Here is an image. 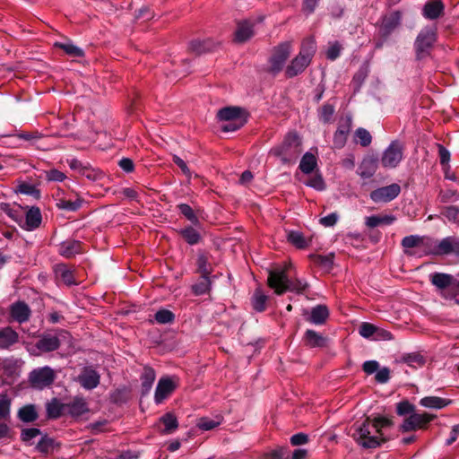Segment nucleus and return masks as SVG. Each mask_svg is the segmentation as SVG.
Here are the masks:
<instances>
[{"label":"nucleus","mask_w":459,"mask_h":459,"mask_svg":"<svg viewBox=\"0 0 459 459\" xmlns=\"http://www.w3.org/2000/svg\"><path fill=\"white\" fill-rule=\"evenodd\" d=\"M291 264H285L269 271L267 284L275 294L282 295L286 291H292L301 294L308 287V283L303 279L290 280L287 272Z\"/></svg>","instance_id":"1"},{"label":"nucleus","mask_w":459,"mask_h":459,"mask_svg":"<svg viewBox=\"0 0 459 459\" xmlns=\"http://www.w3.org/2000/svg\"><path fill=\"white\" fill-rule=\"evenodd\" d=\"M301 139L292 131L286 134L282 142L273 147L269 154L279 159L282 164H293L301 153Z\"/></svg>","instance_id":"2"},{"label":"nucleus","mask_w":459,"mask_h":459,"mask_svg":"<svg viewBox=\"0 0 459 459\" xmlns=\"http://www.w3.org/2000/svg\"><path fill=\"white\" fill-rule=\"evenodd\" d=\"M316 51V43L313 38L302 41L299 53L290 61L285 69L287 78H293L302 74L310 65Z\"/></svg>","instance_id":"3"},{"label":"nucleus","mask_w":459,"mask_h":459,"mask_svg":"<svg viewBox=\"0 0 459 459\" xmlns=\"http://www.w3.org/2000/svg\"><path fill=\"white\" fill-rule=\"evenodd\" d=\"M354 428L352 437L363 448L374 449L388 440L386 437H380L369 417L366 418L362 423L356 424Z\"/></svg>","instance_id":"4"},{"label":"nucleus","mask_w":459,"mask_h":459,"mask_svg":"<svg viewBox=\"0 0 459 459\" xmlns=\"http://www.w3.org/2000/svg\"><path fill=\"white\" fill-rule=\"evenodd\" d=\"M437 40V28L425 27L420 30L415 40V51L418 59H421L429 54V49Z\"/></svg>","instance_id":"5"},{"label":"nucleus","mask_w":459,"mask_h":459,"mask_svg":"<svg viewBox=\"0 0 459 459\" xmlns=\"http://www.w3.org/2000/svg\"><path fill=\"white\" fill-rule=\"evenodd\" d=\"M291 42L290 41H284L276 46L273 49L272 56L269 59L270 68L269 71L276 74L280 73L287 59L289 58L290 52H291Z\"/></svg>","instance_id":"6"},{"label":"nucleus","mask_w":459,"mask_h":459,"mask_svg":"<svg viewBox=\"0 0 459 459\" xmlns=\"http://www.w3.org/2000/svg\"><path fill=\"white\" fill-rule=\"evenodd\" d=\"M429 243L430 255H446L455 254L459 255V238L456 237H446L436 243L430 238H427V245Z\"/></svg>","instance_id":"7"},{"label":"nucleus","mask_w":459,"mask_h":459,"mask_svg":"<svg viewBox=\"0 0 459 459\" xmlns=\"http://www.w3.org/2000/svg\"><path fill=\"white\" fill-rule=\"evenodd\" d=\"M403 144L397 141H392L388 147L383 152L381 164L386 169L396 168L403 158Z\"/></svg>","instance_id":"8"},{"label":"nucleus","mask_w":459,"mask_h":459,"mask_svg":"<svg viewBox=\"0 0 459 459\" xmlns=\"http://www.w3.org/2000/svg\"><path fill=\"white\" fill-rule=\"evenodd\" d=\"M437 416L435 414L428 412H414L403 420L399 429L403 433L415 431L417 429H424Z\"/></svg>","instance_id":"9"},{"label":"nucleus","mask_w":459,"mask_h":459,"mask_svg":"<svg viewBox=\"0 0 459 459\" xmlns=\"http://www.w3.org/2000/svg\"><path fill=\"white\" fill-rule=\"evenodd\" d=\"M56 377L54 370L48 366L33 369L29 376V380L34 388L43 389L53 384Z\"/></svg>","instance_id":"10"},{"label":"nucleus","mask_w":459,"mask_h":459,"mask_svg":"<svg viewBox=\"0 0 459 459\" xmlns=\"http://www.w3.org/2000/svg\"><path fill=\"white\" fill-rule=\"evenodd\" d=\"M401 193V186L393 183L370 192L369 197L375 204H386L394 200Z\"/></svg>","instance_id":"11"},{"label":"nucleus","mask_w":459,"mask_h":459,"mask_svg":"<svg viewBox=\"0 0 459 459\" xmlns=\"http://www.w3.org/2000/svg\"><path fill=\"white\" fill-rule=\"evenodd\" d=\"M77 381L86 390L96 388L100 382V375L92 367H84L77 377Z\"/></svg>","instance_id":"12"},{"label":"nucleus","mask_w":459,"mask_h":459,"mask_svg":"<svg viewBox=\"0 0 459 459\" xmlns=\"http://www.w3.org/2000/svg\"><path fill=\"white\" fill-rule=\"evenodd\" d=\"M42 221L41 212L39 207L32 206L25 213V219L22 217L19 225L25 230L32 231L38 229Z\"/></svg>","instance_id":"13"},{"label":"nucleus","mask_w":459,"mask_h":459,"mask_svg":"<svg viewBox=\"0 0 459 459\" xmlns=\"http://www.w3.org/2000/svg\"><path fill=\"white\" fill-rule=\"evenodd\" d=\"M217 118L219 121L228 120H247V111L240 107L229 106L221 108L217 113Z\"/></svg>","instance_id":"14"},{"label":"nucleus","mask_w":459,"mask_h":459,"mask_svg":"<svg viewBox=\"0 0 459 459\" xmlns=\"http://www.w3.org/2000/svg\"><path fill=\"white\" fill-rule=\"evenodd\" d=\"M176 385L169 377H161L155 389L154 401L161 403L175 390Z\"/></svg>","instance_id":"15"},{"label":"nucleus","mask_w":459,"mask_h":459,"mask_svg":"<svg viewBox=\"0 0 459 459\" xmlns=\"http://www.w3.org/2000/svg\"><path fill=\"white\" fill-rule=\"evenodd\" d=\"M445 5L441 0L428 1L422 9V15L428 20H437L443 16Z\"/></svg>","instance_id":"16"},{"label":"nucleus","mask_w":459,"mask_h":459,"mask_svg":"<svg viewBox=\"0 0 459 459\" xmlns=\"http://www.w3.org/2000/svg\"><path fill=\"white\" fill-rule=\"evenodd\" d=\"M66 414L73 418H78L89 411L88 403L83 397L76 396L71 402L65 403Z\"/></svg>","instance_id":"17"},{"label":"nucleus","mask_w":459,"mask_h":459,"mask_svg":"<svg viewBox=\"0 0 459 459\" xmlns=\"http://www.w3.org/2000/svg\"><path fill=\"white\" fill-rule=\"evenodd\" d=\"M30 307L24 301H17L10 307L11 316L20 324L27 322L30 319Z\"/></svg>","instance_id":"18"},{"label":"nucleus","mask_w":459,"mask_h":459,"mask_svg":"<svg viewBox=\"0 0 459 459\" xmlns=\"http://www.w3.org/2000/svg\"><path fill=\"white\" fill-rule=\"evenodd\" d=\"M430 282L439 290H444L452 286H459L453 275L444 273L430 274Z\"/></svg>","instance_id":"19"},{"label":"nucleus","mask_w":459,"mask_h":459,"mask_svg":"<svg viewBox=\"0 0 459 459\" xmlns=\"http://www.w3.org/2000/svg\"><path fill=\"white\" fill-rule=\"evenodd\" d=\"M330 315L329 309L325 305H316L311 308L310 314L306 320L316 325H324Z\"/></svg>","instance_id":"20"},{"label":"nucleus","mask_w":459,"mask_h":459,"mask_svg":"<svg viewBox=\"0 0 459 459\" xmlns=\"http://www.w3.org/2000/svg\"><path fill=\"white\" fill-rule=\"evenodd\" d=\"M377 169V160L374 157H366L359 164L357 173L361 178L368 179L374 176Z\"/></svg>","instance_id":"21"},{"label":"nucleus","mask_w":459,"mask_h":459,"mask_svg":"<svg viewBox=\"0 0 459 459\" xmlns=\"http://www.w3.org/2000/svg\"><path fill=\"white\" fill-rule=\"evenodd\" d=\"M36 347L43 352L54 351L60 347V340L56 335L45 334L37 342Z\"/></svg>","instance_id":"22"},{"label":"nucleus","mask_w":459,"mask_h":459,"mask_svg":"<svg viewBox=\"0 0 459 459\" xmlns=\"http://www.w3.org/2000/svg\"><path fill=\"white\" fill-rule=\"evenodd\" d=\"M253 35V24L247 21H242L238 23L234 35V41L243 43L250 39Z\"/></svg>","instance_id":"23"},{"label":"nucleus","mask_w":459,"mask_h":459,"mask_svg":"<svg viewBox=\"0 0 459 459\" xmlns=\"http://www.w3.org/2000/svg\"><path fill=\"white\" fill-rule=\"evenodd\" d=\"M47 417L56 420L66 414L65 403H61L57 398H53L46 404Z\"/></svg>","instance_id":"24"},{"label":"nucleus","mask_w":459,"mask_h":459,"mask_svg":"<svg viewBox=\"0 0 459 459\" xmlns=\"http://www.w3.org/2000/svg\"><path fill=\"white\" fill-rule=\"evenodd\" d=\"M216 43L211 39H194L189 43V50L196 55L212 51L216 48Z\"/></svg>","instance_id":"25"},{"label":"nucleus","mask_w":459,"mask_h":459,"mask_svg":"<svg viewBox=\"0 0 459 459\" xmlns=\"http://www.w3.org/2000/svg\"><path fill=\"white\" fill-rule=\"evenodd\" d=\"M82 252V243L78 240L68 239L60 244L59 253L61 255L70 258Z\"/></svg>","instance_id":"26"},{"label":"nucleus","mask_w":459,"mask_h":459,"mask_svg":"<svg viewBox=\"0 0 459 459\" xmlns=\"http://www.w3.org/2000/svg\"><path fill=\"white\" fill-rule=\"evenodd\" d=\"M396 221L393 214L371 215L365 218V225L369 229H374L382 225H391Z\"/></svg>","instance_id":"27"},{"label":"nucleus","mask_w":459,"mask_h":459,"mask_svg":"<svg viewBox=\"0 0 459 459\" xmlns=\"http://www.w3.org/2000/svg\"><path fill=\"white\" fill-rule=\"evenodd\" d=\"M19 340L18 333L11 327H4L0 330V350L8 349Z\"/></svg>","instance_id":"28"},{"label":"nucleus","mask_w":459,"mask_h":459,"mask_svg":"<svg viewBox=\"0 0 459 459\" xmlns=\"http://www.w3.org/2000/svg\"><path fill=\"white\" fill-rule=\"evenodd\" d=\"M303 340L305 345L310 348L324 347L325 345V338L312 329H307L305 332Z\"/></svg>","instance_id":"29"},{"label":"nucleus","mask_w":459,"mask_h":459,"mask_svg":"<svg viewBox=\"0 0 459 459\" xmlns=\"http://www.w3.org/2000/svg\"><path fill=\"white\" fill-rule=\"evenodd\" d=\"M156 374L153 368L151 367H145L141 377L142 380V395L148 394L152 387L155 381Z\"/></svg>","instance_id":"30"},{"label":"nucleus","mask_w":459,"mask_h":459,"mask_svg":"<svg viewBox=\"0 0 459 459\" xmlns=\"http://www.w3.org/2000/svg\"><path fill=\"white\" fill-rule=\"evenodd\" d=\"M451 403V400H446L437 396H426L420 399V404L429 409H442Z\"/></svg>","instance_id":"31"},{"label":"nucleus","mask_w":459,"mask_h":459,"mask_svg":"<svg viewBox=\"0 0 459 459\" xmlns=\"http://www.w3.org/2000/svg\"><path fill=\"white\" fill-rule=\"evenodd\" d=\"M178 232L190 246L198 244L202 239L200 232L192 226L180 229Z\"/></svg>","instance_id":"32"},{"label":"nucleus","mask_w":459,"mask_h":459,"mask_svg":"<svg viewBox=\"0 0 459 459\" xmlns=\"http://www.w3.org/2000/svg\"><path fill=\"white\" fill-rule=\"evenodd\" d=\"M160 422L164 425L161 430L162 434H172L178 428V421L177 417L172 412H167L160 418Z\"/></svg>","instance_id":"33"},{"label":"nucleus","mask_w":459,"mask_h":459,"mask_svg":"<svg viewBox=\"0 0 459 459\" xmlns=\"http://www.w3.org/2000/svg\"><path fill=\"white\" fill-rule=\"evenodd\" d=\"M39 415L33 404H27L18 411V418L25 423H30L38 419Z\"/></svg>","instance_id":"34"},{"label":"nucleus","mask_w":459,"mask_h":459,"mask_svg":"<svg viewBox=\"0 0 459 459\" xmlns=\"http://www.w3.org/2000/svg\"><path fill=\"white\" fill-rule=\"evenodd\" d=\"M316 165L317 162L316 156L310 152H306L301 158L299 163V169L304 174H310L311 172H313Z\"/></svg>","instance_id":"35"},{"label":"nucleus","mask_w":459,"mask_h":459,"mask_svg":"<svg viewBox=\"0 0 459 459\" xmlns=\"http://www.w3.org/2000/svg\"><path fill=\"white\" fill-rule=\"evenodd\" d=\"M288 241L294 247L299 249L306 248L310 240L306 239L304 235L300 231L291 230L287 235Z\"/></svg>","instance_id":"36"},{"label":"nucleus","mask_w":459,"mask_h":459,"mask_svg":"<svg viewBox=\"0 0 459 459\" xmlns=\"http://www.w3.org/2000/svg\"><path fill=\"white\" fill-rule=\"evenodd\" d=\"M221 416H216L214 419H211L209 417H202L198 420L196 426L201 430L208 431L217 428L221 424Z\"/></svg>","instance_id":"37"},{"label":"nucleus","mask_w":459,"mask_h":459,"mask_svg":"<svg viewBox=\"0 0 459 459\" xmlns=\"http://www.w3.org/2000/svg\"><path fill=\"white\" fill-rule=\"evenodd\" d=\"M268 298L263 293L261 289H256L252 296V306L256 312H263L266 308Z\"/></svg>","instance_id":"38"},{"label":"nucleus","mask_w":459,"mask_h":459,"mask_svg":"<svg viewBox=\"0 0 459 459\" xmlns=\"http://www.w3.org/2000/svg\"><path fill=\"white\" fill-rule=\"evenodd\" d=\"M57 277L67 286L77 284L74 272L65 265H60L56 270Z\"/></svg>","instance_id":"39"},{"label":"nucleus","mask_w":459,"mask_h":459,"mask_svg":"<svg viewBox=\"0 0 459 459\" xmlns=\"http://www.w3.org/2000/svg\"><path fill=\"white\" fill-rule=\"evenodd\" d=\"M427 238L418 235L406 236L402 239V246L404 248L420 247L421 246L429 247V244L427 245Z\"/></svg>","instance_id":"40"},{"label":"nucleus","mask_w":459,"mask_h":459,"mask_svg":"<svg viewBox=\"0 0 459 459\" xmlns=\"http://www.w3.org/2000/svg\"><path fill=\"white\" fill-rule=\"evenodd\" d=\"M211 281L208 275H201L196 283L192 285V291L196 296L207 293L211 289Z\"/></svg>","instance_id":"41"},{"label":"nucleus","mask_w":459,"mask_h":459,"mask_svg":"<svg viewBox=\"0 0 459 459\" xmlns=\"http://www.w3.org/2000/svg\"><path fill=\"white\" fill-rule=\"evenodd\" d=\"M401 360L415 368L422 367L426 363V359L419 352L404 354Z\"/></svg>","instance_id":"42"},{"label":"nucleus","mask_w":459,"mask_h":459,"mask_svg":"<svg viewBox=\"0 0 459 459\" xmlns=\"http://www.w3.org/2000/svg\"><path fill=\"white\" fill-rule=\"evenodd\" d=\"M12 399L6 393L0 394V420H9L11 415Z\"/></svg>","instance_id":"43"},{"label":"nucleus","mask_w":459,"mask_h":459,"mask_svg":"<svg viewBox=\"0 0 459 459\" xmlns=\"http://www.w3.org/2000/svg\"><path fill=\"white\" fill-rule=\"evenodd\" d=\"M82 200L76 199L75 201L65 200L64 198L56 199V206L58 209L65 210L69 212H75L82 206Z\"/></svg>","instance_id":"44"},{"label":"nucleus","mask_w":459,"mask_h":459,"mask_svg":"<svg viewBox=\"0 0 459 459\" xmlns=\"http://www.w3.org/2000/svg\"><path fill=\"white\" fill-rule=\"evenodd\" d=\"M354 138L355 142L362 147H368L372 142V136L370 133L363 127H359L356 129L354 133Z\"/></svg>","instance_id":"45"},{"label":"nucleus","mask_w":459,"mask_h":459,"mask_svg":"<svg viewBox=\"0 0 459 459\" xmlns=\"http://www.w3.org/2000/svg\"><path fill=\"white\" fill-rule=\"evenodd\" d=\"M154 319L160 325L171 324L175 320V315L172 311L162 308L155 313Z\"/></svg>","instance_id":"46"},{"label":"nucleus","mask_w":459,"mask_h":459,"mask_svg":"<svg viewBox=\"0 0 459 459\" xmlns=\"http://www.w3.org/2000/svg\"><path fill=\"white\" fill-rule=\"evenodd\" d=\"M56 46L73 57H82L84 56L83 50L71 42L56 43Z\"/></svg>","instance_id":"47"},{"label":"nucleus","mask_w":459,"mask_h":459,"mask_svg":"<svg viewBox=\"0 0 459 459\" xmlns=\"http://www.w3.org/2000/svg\"><path fill=\"white\" fill-rule=\"evenodd\" d=\"M335 108L329 103L324 104L318 110V118L323 123H330L334 114Z\"/></svg>","instance_id":"48"},{"label":"nucleus","mask_w":459,"mask_h":459,"mask_svg":"<svg viewBox=\"0 0 459 459\" xmlns=\"http://www.w3.org/2000/svg\"><path fill=\"white\" fill-rule=\"evenodd\" d=\"M372 424L376 427L377 434L380 437H385L383 429L389 428L393 425V421L386 417H377L371 420Z\"/></svg>","instance_id":"49"},{"label":"nucleus","mask_w":459,"mask_h":459,"mask_svg":"<svg viewBox=\"0 0 459 459\" xmlns=\"http://www.w3.org/2000/svg\"><path fill=\"white\" fill-rule=\"evenodd\" d=\"M400 23V15L394 13L391 18L385 20L383 24L384 36L387 37Z\"/></svg>","instance_id":"50"},{"label":"nucleus","mask_w":459,"mask_h":459,"mask_svg":"<svg viewBox=\"0 0 459 459\" xmlns=\"http://www.w3.org/2000/svg\"><path fill=\"white\" fill-rule=\"evenodd\" d=\"M313 261L315 264L321 266L322 268L330 270L333 264V254H330L328 255H313Z\"/></svg>","instance_id":"51"},{"label":"nucleus","mask_w":459,"mask_h":459,"mask_svg":"<svg viewBox=\"0 0 459 459\" xmlns=\"http://www.w3.org/2000/svg\"><path fill=\"white\" fill-rule=\"evenodd\" d=\"M415 412V406L409 401L404 400L397 403L396 413L399 416L411 415Z\"/></svg>","instance_id":"52"},{"label":"nucleus","mask_w":459,"mask_h":459,"mask_svg":"<svg viewBox=\"0 0 459 459\" xmlns=\"http://www.w3.org/2000/svg\"><path fill=\"white\" fill-rule=\"evenodd\" d=\"M178 208L179 212L192 223L197 224L199 223V220L195 213L194 212L193 209L190 207V205L186 204H179L178 205Z\"/></svg>","instance_id":"53"},{"label":"nucleus","mask_w":459,"mask_h":459,"mask_svg":"<svg viewBox=\"0 0 459 459\" xmlns=\"http://www.w3.org/2000/svg\"><path fill=\"white\" fill-rule=\"evenodd\" d=\"M263 459H289L288 448L278 447L265 454Z\"/></svg>","instance_id":"54"},{"label":"nucleus","mask_w":459,"mask_h":459,"mask_svg":"<svg viewBox=\"0 0 459 459\" xmlns=\"http://www.w3.org/2000/svg\"><path fill=\"white\" fill-rule=\"evenodd\" d=\"M247 120H238V121H233V120H228V121H223L224 124L221 126V131L222 132H235L238 129H240L246 123H247Z\"/></svg>","instance_id":"55"},{"label":"nucleus","mask_w":459,"mask_h":459,"mask_svg":"<svg viewBox=\"0 0 459 459\" xmlns=\"http://www.w3.org/2000/svg\"><path fill=\"white\" fill-rule=\"evenodd\" d=\"M377 326L370 324L364 322L360 325L359 328V334L364 338H374L375 333H376Z\"/></svg>","instance_id":"56"},{"label":"nucleus","mask_w":459,"mask_h":459,"mask_svg":"<svg viewBox=\"0 0 459 459\" xmlns=\"http://www.w3.org/2000/svg\"><path fill=\"white\" fill-rule=\"evenodd\" d=\"M197 267H198V272L201 273V275H208L209 276L211 274L208 258L205 255L201 254L198 255Z\"/></svg>","instance_id":"57"},{"label":"nucleus","mask_w":459,"mask_h":459,"mask_svg":"<svg viewBox=\"0 0 459 459\" xmlns=\"http://www.w3.org/2000/svg\"><path fill=\"white\" fill-rule=\"evenodd\" d=\"M437 149L440 164L443 166V169L446 170V169H449V161L451 157L450 152L442 144H437Z\"/></svg>","instance_id":"58"},{"label":"nucleus","mask_w":459,"mask_h":459,"mask_svg":"<svg viewBox=\"0 0 459 459\" xmlns=\"http://www.w3.org/2000/svg\"><path fill=\"white\" fill-rule=\"evenodd\" d=\"M54 440L47 436H44L38 442L36 448L38 451L43 454H48L50 448H52Z\"/></svg>","instance_id":"59"},{"label":"nucleus","mask_w":459,"mask_h":459,"mask_svg":"<svg viewBox=\"0 0 459 459\" xmlns=\"http://www.w3.org/2000/svg\"><path fill=\"white\" fill-rule=\"evenodd\" d=\"M348 134H344L342 130H336L333 134V146L336 149H342L345 146L347 142Z\"/></svg>","instance_id":"60"},{"label":"nucleus","mask_w":459,"mask_h":459,"mask_svg":"<svg viewBox=\"0 0 459 459\" xmlns=\"http://www.w3.org/2000/svg\"><path fill=\"white\" fill-rule=\"evenodd\" d=\"M46 174V179L48 181H54V182H62L65 179L66 176L62 171L52 169L48 171H45Z\"/></svg>","instance_id":"61"},{"label":"nucleus","mask_w":459,"mask_h":459,"mask_svg":"<svg viewBox=\"0 0 459 459\" xmlns=\"http://www.w3.org/2000/svg\"><path fill=\"white\" fill-rule=\"evenodd\" d=\"M306 185L318 191H322L325 188V181L320 175L310 178Z\"/></svg>","instance_id":"62"},{"label":"nucleus","mask_w":459,"mask_h":459,"mask_svg":"<svg viewBox=\"0 0 459 459\" xmlns=\"http://www.w3.org/2000/svg\"><path fill=\"white\" fill-rule=\"evenodd\" d=\"M40 435V429L36 428L23 429L21 433V439L23 442H30L31 439L35 438Z\"/></svg>","instance_id":"63"},{"label":"nucleus","mask_w":459,"mask_h":459,"mask_svg":"<svg viewBox=\"0 0 459 459\" xmlns=\"http://www.w3.org/2000/svg\"><path fill=\"white\" fill-rule=\"evenodd\" d=\"M342 51V46L339 42L335 41L333 44L330 45L326 51V57L329 60H335L337 57H339Z\"/></svg>","instance_id":"64"}]
</instances>
